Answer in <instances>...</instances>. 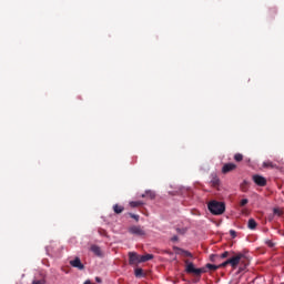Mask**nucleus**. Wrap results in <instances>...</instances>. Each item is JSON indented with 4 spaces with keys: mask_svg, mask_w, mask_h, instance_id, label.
<instances>
[{
    "mask_svg": "<svg viewBox=\"0 0 284 284\" xmlns=\"http://www.w3.org/2000/svg\"><path fill=\"white\" fill-rule=\"evenodd\" d=\"M209 211L211 214H214V216H221L225 212V203L219 202L216 200L211 201L207 204Z\"/></svg>",
    "mask_w": 284,
    "mask_h": 284,
    "instance_id": "f257e3e1",
    "label": "nucleus"
},
{
    "mask_svg": "<svg viewBox=\"0 0 284 284\" xmlns=\"http://www.w3.org/2000/svg\"><path fill=\"white\" fill-rule=\"evenodd\" d=\"M185 272L186 274H195V276H201L203 273H205V268H196L194 267V263L189 262L185 260Z\"/></svg>",
    "mask_w": 284,
    "mask_h": 284,
    "instance_id": "f03ea898",
    "label": "nucleus"
},
{
    "mask_svg": "<svg viewBox=\"0 0 284 284\" xmlns=\"http://www.w3.org/2000/svg\"><path fill=\"white\" fill-rule=\"evenodd\" d=\"M243 258H245V254L237 253L235 256L229 258V263H230L231 267H233V270H236V267H239V263H241V261H243Z\"/></svg>",
    "mask_w": 284,
    "mask_h": 284,
    "instance_id": "7ed1b4c3",
    "label": "nucleus"
},
{
    "mask_svg": "<svg viewBox=\"0 0 284 284\" xmlns=\"http://www.w3.org/2000/svg\"><path fill=\"white\" fill-rule=\"evenodd\" d=\"M253 182L258 185V187H265L267 185V180L263 178L262 175L255 174L253 175Z\"/></svg>",
    "mask_w": 284,
    "mask_h": 284,
    "instance_id": "20e7f679",
    "label": "nucleus"
},
{
    "mask_svg": "<svg viewBox=\"0 0 284 284\" xmlns=\"http://www.w3.org/2000/svg\"><path fill=\"white\" fill-rule=\"evenodd\" d=\"M129 232L135 236H145V231L141 226L133 225L129 229Z\"/></svg>",
    "mask_w": 284,
    "mask_h": 284,
    "instance_id": "39448f33",
    "label": "nucleus"
},
{
    "mask_svg": "<svg viewBox=\"0 0 284 284\" xmlns=\"http://www.w3.org/2000/svg\"><path fill=\"white\" fill-rule=\"evenodd\" d=\"M70 266L71 267H75L77 270H85V265H83V263H81V258L75 257L74 260H71L70 262Z\"/></svg>",
    "mask_w": 284,
    "mask_h": 284,
    "instance_id": "423d86ee",
    "label": "nucleus"
},
{
    "mask_svg": "<svg viewBox=\"0 0 284 284\" xmlns=\"http://www.w3.org/2000/svg\"><path fill=\"white\" fill-rule=\"evenodd\" d=\"M234 170H236V164L226 163L222 168V174H230V172H234Z\"/></svg>",
    "mask_w": 284,
    "mask_h": 284,
    "instance_id": "0eeeda50",
    "label": "nucleus"
},
{
    "mask_svg": "<svg viewBox=\"0 0 284 284\" xmlns=\"http://www.w3.org/2000/svg\"><path fill=\"white\" fill-rule=\"evenodd\" d=\"M129 263L134 265V263H141V256L136 253H129Z\"/></svg>",
    "mask_w": 284,
    "mask_h": 284,
    "instance_id": "6e6552de",
    "label": "nucleus"
},
{
    "mask_svg": "<svg viewBox=\"0 0 284 284\" xmlns=\"http://www.w3.org/2000/svg\"><path fill=\"white\" fill-rule=\"evenodd\" d=\"M154 258L153 254H145L140 256V263H148V261H152Z\"/></svg>",
    "mask_w": 284,
    "mask_h": 284,
    "instance_id": "1a4fd4ad",
    "label": "nucleus"
},
{
    "mask_svg": "<svg viewBox=\"0 0 284 284\" xmlns=\"http://www.w3.org/2000/svg\"><path fill=\"white\" fill-rule=\"evenodd\" d=\"M125 210V207H123V205H119V204H115L113 205V212L115 214H122V212Z\"/></svg>",
    "mask_w": 284,
    "mask_h": 284,
    "instance_id": "9d476101",
    "label": "nucleus"
},
{
    "mask_svg": "<svg viewBox=\"0 0 284 284\" xmlns=\"http://www.w3.org/2000/svg\"><path fill=\"white\" fill-rule=\"evenodd\" d=\"M256 220L255 219H250L248 220V224H247V227L248 230H256Z\"/></svg>",
    "mask_w": 284,
    "mask_h": 284,
    "instance_id": "9b49d317",
    "label": "nucleus"
},
{
    "mask_svg": "<svg viewBox=\"0 0 284 284\" xmlns=\"http://www.w3.org/2000/svg\"><path fill=\"white\" fill-rule=\"evenodd\" d=\"M91 252H93V254H95V256H101V247H99L98 245H92Z\"/></svg>",
    "mask_w": 284,
    "mask_h": 284,
    "instance_id": "f8f14e48",
    "label": "nucleus"
},
{
    "mask_svg": "<svg viewBox=\"0 0 284 284\" xmlns=\"http://www.w3.org/2000/svg\"><path fill=\"white\" fill-rule=\"evenodd\" d=\"M263 168H271L272 170L278 168L276 164H273L272 162L267 161L263 163Z\"/></svg>",
    "mask_w": 284,
    "mask_h": 284,
    "instance_id": "ddd939ff",
    "label": "nucleus"
},
{
    "mask_svg": "<svg viewBox=\"0 0 284 284\" xmlns=\"http://www.w3.org/2000/svg\"><path fill=\"white\" fill-rule=\"evenodd\" d=\"M141 205H143V202H141V201H132V202H130V206L131 207H141Z\"/></svg>",
    "mask_w": 284,
    "mask_h": 284,
    "instance_id": "4468645a",
    "label": "nucleus"
},
{
    "mask_svg": "<svg viewBox=\"0 0 284 284\" xmlns=\"http://www.w3.org/2000/svg\"><path fill=\"white\" fill-rule=\"evenodd\" d=\"M211 183L214 187H217V185H220L221 183V180H219V178L215 176L212 179Z\"/></svg>",
    "mask_w": 284,
    "mask_h": 284,
    "instance_id": "2eb2a0df",
    "label": "nucleus"
},
{
    "mask_svg": "<svg viewBox=\"0 0 284 284\" xmlns=\"http://www.w3.org/2000/svg\"><path fill=\"white\" fill-rule=\"evenodd\" d=\"M234 161H236L237 163H241V161H243V154L236 153L234 155Z\"/></svg>",
    "mask_w": 284,
    "mask_h": 284,
    "instance_id": "dca6fc26",
    "label": "nucleus"
},
{
    "mask_svg": "<svg viewBox=\"0 0 284 284\" xmlns=\"http://www.w3.org/2000/svg\"><path fill=\"white\" fill-rule=\"evenodd\" d=\"M206 268L211 270L212 272H216V270H219V266L214 264H206Z\"/></svg>",
    "mask_w": 284,
    "mask_h": 284,
    "instance_id": "f3484780",
    "label": "nucleus"
},
{
    "mask_svg": "<svg viewBox=\"0 0 284 284\" xmlns=\"http://www.w3.org/2000/svg\"><path fill=\"white\" fill-rule=\"evenodd\" d=\"M135 276H136L138 278H141V276H143V268H136V270H135Z\"/></svg>",
    "mask_w": 284,
    "mask_h": 284,
    "instance_id": "a211bd4d",
    "label": "nucleus"
},
{
    "mask_svg": "<svg viewBox=\"0 0 284 284\" xmlns=\"http://www.w3.org/2000/svg\"><path fill=\"white\" fill-rule=\"evenodd\" d=\"M247 203H250V200L243 199V200H241L240 205H241V207H245V205H247Z\"/></svg>",
    "mask_w": 284,
    "mask_h": 284,
    "instance_id": "6ab92c4d",
    "label": "nucleus"
},
{
    "mask_svg": "<svg viewBox=\"0 0 284 284\" xmlns=\"http://www.w3.org/2000/svg\"><path fill=\"white\" fill-rule=\"evenodd\" d=\"M146 196L149 197V199H155V194H154V192H152V191H146Z\"/></svg>",
    "mask_w": 284,
    "mask_h": 284,
    "instance_id": "aec40b11",
    "label": "nucleus"
},
{
    "mask_svg": "<svg viewBox=\"0 0 284 284\" xmlns=\"http://www.w3.org/2000/svg\"><path fill=\"white\" fill-rule=\"evenodd\" d=\"M129 216H130L131 219H134V221H138V222H139V219H140L139 215H136V214H134V213H129Z\"/></svg>",
    "mask_w": 284,
    "mask_h": 284,
    "instance_id": "412c9836",
    "label": "nucleus"
},
{
    "mask_svg": "<svg viewBox=\"0 0 284 284\" xmlns=\"http://www.w3.org/2000/svg\"><path fill=\"white\" fill-rule=\"evenodd\" d=\"M182 254H183V256L192 258V253H190V251H183L182 250Z\"/></svg>",
    "mask_w": 284,
    "mask_h": 284,
    "instance_id": "4be33fe9",
    "label": "nucleus"
},
{
    "mask_svg": "<svg viewBox=\"0 0 284 284\" xmlns=\"http://www.w3.org/2000/svg\"><path fill=\"white\" fill-rule=\"evenodd\" d=\"M32 284H45V280H34Z\"/></svg>",
    "mask_w": 284,
    "mask_h": 284,
    "instance_id": "5701e85b",
    "label": "nucleus"
},
{
    "mask_svg": "<svg viewBox=\"0 0 284 284\" xmlns=\"http://www.w3.org/2000/svg\"><path fill=\"white\" fill-rule=\"evenodd\" d=\"M230 265V260H226L224 263L220 264L219 267H227Z\"/></svg>",
    "mask_w": 284,
    "mask_h": 284,
    "instance_id": "b1692460",
    "label": "nucleus"
},
{
    "mask_svg": "<svg viewBox=\"0 0 284 284\" xmlns=\"http://www.w3.org/2000/svg\"><path fill=\"white\" fill-rule=\"evenodd\" d=\"M230 256V252L225 251L222 253L221 258H227Z\"/></svg>",
    "mask_w": 284,
    "mask_h": 284,
    "instance_id": "393cba45",
    "label": "nucleus"
},
{
    "mask_svg": "<svg viewBox=\"0 0 284 284\" xmlns=\"http://www.w3.org/2000/svg\"><path fill=\"white\" fill-rule=\"evenodd\" d=\"M266 245L268 246V247H274V242H272L271 240H267L266 241Z\"/></svg>",
    "mask_w": 284,
    "mask_h": 284,
    "instance_id": "a878e982",
    "label": "nucleus"
},
{
    "mask_svg": "<svg viewBox=\"0 0 284 284\" xmlns=\"http://www.w3.org/2000/svg\"><path fill=\"white\" fill-rule=\"evenodd\" d=\"M273 213L276 214L277 216H281V210L280 209H274Z\"/></svg>",
    "mask_w": 284,
    "mask_h": 284,
    "instance_id": "bb28decb",
    "label": "nucleus"
},
{
    "mask_svg": "<svg viewBox=\"0 0 284 284\" xmlns=\"http://www.w3.org/2000/svg\"><path fill=\"white\" fill-rule=\"evenodd\" d=\"M230 235L232 236V239H236V231L231 230Z\"/></svg>",
    "mask_w": 284,
    "mask_h": 284,
    "instance_id": "cd10ccee",
    "label": "nucleus"
},
{
    "mask_svg": "<svg viewBox=\"0 0 284 284\" xmlns=\"http://www.w3.org/2000/svg\"><path fill=\"white\" fill-rule=\"evenodd\" d=\"M171 241L173 242V243H176V241H179V236H173L172 239H171Z\"/></svg>",
    "mask_w": 284,
    "mask_h": 284,
    "instance_id": "c85d7f7f",
    "label": "nucleus"
},
{
    "mask_svg": "<svg viewBox=\"0 0 284 284\" xmlns=\"http://www.w3.org/2000/svg\"><path fill=\"white\" fill-rule=\"evenodd\" d=\"M145 196H148L146 193H144V194L141 195L142 199H145Z\"/></svg>",
    "mask_w": 284,
    "mask_h": 284,
    "instance_id": "c756f323",
    "label": "nucleus"
},
{
    "mask_svg": "<svg viewBox=\"0 0 284 284\" xmlns=\"http://www.w3.org/2000/svg\"><path fill=\"white\" fill-rule=\"evenodd\" d=\"M95 281H97L98 283H101V278H99V277H97Z\"/></svg>",
    "mask_w": 284,
    "mask_h": 284,
    "instance_id": "7c9ffc66",
    "label": "nucleus"
},
{
    "mask_svg": "<svg viewBox=\"0 0 284 284\" xmlns=\"http://www.w3.org/2000/svg\"><path fill=\"white\" fill-rule=\"evenodd\" d=\"M84 284H92V282H90V281H85V282H84Z\"/></svg>",
    "mask_w": 284,
    "mask_h": 284,
    "instance_id": "2f4dec72",
    "label": "nucleus"
},
{
    "mask_svg": "<svg viewBox=\"0 0 284 284\" xmlns=\"http://www.w3.org/2000/svg\"><path fill=\"white\" fill-rule=\"evenodd\" d=\"M166 254H171V255H172V254H174V253H172V252H166Z\"/></svg>",
    "mask_w": 284,
    "mask_h": 284,
    "instance_id": "473e14b6",
    "label": "nucleus"
}]
</instances>
